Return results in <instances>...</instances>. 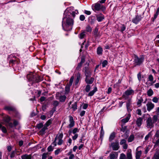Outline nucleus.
Returning <instances> with one entry per match:
<instances>
[{
  "label": "nucleus",
  "mask_w": 159,
  "mask_h": 159,
  "mask_svg": "<svg viewBox=\"0 0 159 159\" xmlns=\"http://www.w3.org/2000/svg\"><path fill=\"white\" fill-rule=\"evenodd\" d=\"M4 109L8 111H13L14 110V108L13 107L9 106L6 107Z\"/></svg>",
  "instance_id": "31"
},
{
  "label": "nucleus",
  "mask_w": 159,
  "mask_h": 159,
  "mask_svg": "<svg viewBox=\"0 0 159 159\" xmlns=\"http://www.w3.org/2000/svg\"><path fill=\"white\" fill-rule=\"evenodd\" d=\"M82 66V65L80 63H78L76 68V70H80Z\"/></svg>",
  "instance_id": "46"
},
{
  "label": "nucleus",
  "mask_w": 159,
  "mask_h": 159,
  "mask_svg": "<svg viewBox=\"0 0 159 159\" xmlns=\"http://www.w3.org/2000/svg\"><path fill=\"white\" fill-rule=\"evenodd\" d=\"M118 154L117 152H111L109 155L110 159H116L118 157Z\"/></svg>",
  "instance_id": "14"
},
{
  "label": "nucleus",
  "mask_w": 159,
  "mask_h": 159,
  "mask_svg": "<svg viewBox=\"0 0 159 159\" xmlns=\"http://www.w3.org/2000/svg\"><path fill=\"white\" fill-rule=\"evenodd\" d=\"M85 33L84 31H83V32H82L79 34V38L80 39H82L83 38H84V36H85Z\"/></svg>",
  "instance_id": "41"
},
{
  "label": "nucleus",
  "mask_w": 159,
  "mask_h": 159,
  "mask_svg": "<svg viewBox=\"0 0 159 159\" xmlns=\"http://www.w3.org/2000/svg\"><path fill=\"white\" fill-rule=\"evenodd\" d=\"M126 29V26H125V25L124 24H122V25L120 27V31L123 32Z\"/></svg>",
  "instance_id": "51"
},
{
  "label": "nucleus",
  "mask_w": 159,
  "mask_h": 159,
  "mask_svg": "<svg viewBox=\"0 0 159 159\" xmlns=\"http://www.w3.org/2000/svg\"><path fill=\"white\" fill-rule=\"evenodd\" d=\"M144 61V58L141 57H139L137 56H135L134 57V63L135 64V65H140Z\"/></svg>",
  "instance_id": "5"
},
{
  "label": "nucleus",
  "mask_w": 159,
  "mask_h": 159,
  "mask_svg": "<svg viewBox=\"0 0 159 159\" xmlns=\"http://www.w3.org/2000/svg\"><path fill=\"white\" fill-rule=\"evenodd\" d=\"M108 62L106 60H105L103 61L102 62V66L103 67H104L106 66L107 65Z\"/></svg>",
  "instance_id": "50"
},
{
  "label": "nucleus",
  "mask_w": 159,
  "mask_h": 159,
  "mask_svg": "<svg viewBox=\"0 0 159 159\" xmlns=\"http://www.w3.org/2000/svg\"><path fill=\"white\" fill-rule=\"evenodd\" d=\"M72 108L73 110L74 111L76 110L77 109V103L76 102L74 103L72 105Z\"/></svg>",
  "instance_id": "34"
},
{
  "label": "nucleus",
  "mask_w": 159,
  "mask_h": 159,
  "mask_svg": "<svg viewBox=\"0 0 159 159\" xmlns=\"http://www.w3.org/2000/svg\"><path fill=\"white\" fill-rule=\"evenodd\" d=\"M134 93V91L131 88H129L126 90L124 93L122 95V97L125 99H129V96L133 95Z\"/></svg>",
  "instance_id": "4"
},
{
  "label": "nucleus",
  "mask_w": 159,
  "mask_h": 159,
  "mask_svg": "<svg viewBox=\"0 0 159 159\" xmlns=\"http://www.w3.org/2000/svg\"><path fill=\"white\" fill-rule=\"evenodd\" d=\"M71 85H69L68 84H67L65 87V91L66 93H68L70 91V88Z\"/></svg>",
  "instance_id": "28"
},
{
  "label": "nucleus",
  "mask_w": 159,
  "mask_h": 159,
  "mask_svg": "<svg viewBox=\"0 0 159 159\" xmlns=\"http://www.w3.org/2000/svg\"><path fill=\"white\" fill-rule=\"evenodd\" d=\"M104 134V132L103 130V127H102L101 128V131H100V137H102L103 136Z\"/></svg>",
  "instance_id": "54"
},
{
  "label": "nucleus",
  "mask_w": 159,
  "mask_h": 159,
  "mask_svg": "<svg viewBox=\"0 0 159 159\" xmlns=\"http://www.w3.org/2000/svg\"><path fill=\"white\" fill-rule=\"evenodd\" d=\"M48 129L45 126L42 128V129L40 131L39 133L41 134H44L45 133V131Z\"/></svg>",
  "instance_id": "27"
},
{
  "label": "nucleus",
  "mask_w": 159,
  "mask_h": 159,
  "mask_svg": "<svg viewBox=\"0 0 159 159\" xmlns=\"http://www.w3.org/2000/svg\"><path fill=\"white\" fill-rule=\"evenodd\" d=\"M154 137L157 138L159 137V130L157 131L154 135Z\"/></svg>",
  "instance_id": "63"
},
{
  "label": "nucleus",
  "mask_w": 159,
  "mask_h": 159,
  "mask_svg": "<svg viewBox=\"0 0 159 159\" xmlns=\"http://www.w3.org/2000/svg\"><path fill=\"white\" fill-rule=\"evenodd\" d=\"M2 132L4 133H6L7 132V130L6 128L4 126H2Z\"/></svg>",
  "instance_id": "62"
},
{
  "label": "nucleus",
  "mask_w": 159,
  "mask_h": 159,
  "mask_svg": "<svg viewBox=\"0 0 159 159\" xmlns=\"http://www.w3.org/2000/svg\"><path fill=\"white\" fill-rule=\"evenodd\" d=\"M159 14V7L157 8L156 13L154 14V16L153 20L156 19L158 15Z\"/></svg>",
  "instance_id": "38"
},
{
  "label": "nucleus",
  "mask_w": 159,
  "mask_h": 159,
  "mask_svg": "<svg viewBox=\"0 0 159 159\" xmlns=\"http://www.w3.org/2000/svg\"><path fill=\"white\" fill-rule=\"evenodd\" d=\"M122 146L123 148V149L126 150L127 149L128 147V145L127 143H125L123 144V145H121Z\"/></svg>",
  "instance_id": "60"
},
{
  "label": "nucleus",
  "mask_w": 159,
  "mask_h": 159,
  "mask_svg": "<svg viewBox=\"0 0 159 159\" xmlns=\"http://www.w3.org/2000/svg\"><path fill=\"white\" fill-rule=\"evenodd\" d=\"M153 94V91L151 89H150L147 91V95L149 96H151Z\"/></svg>",
  "instance_id": "39"
},
{
  "label": "nucleus",
  "mask_w": 159,
  "mask_h": 159,
  "mask_svg": "<svg viewBox=\"0 0 159 159\" xmlns=\"http://www.w3.org/2000/svg\"><path fill=\"white\" fill-rule=\"evenodd\" d=\"M52 121L51 120H49L45 124L44 126L47 128V127L51 125L52 123Z\"/></svg>",
  "instance_id": "33"
},
{
  "label": "nucleus",
  "mask_w": 159,
  "mask_h": 159,
  "mask_svg": "<svg viewBox=\"0 0 159 159\" xmlns=\"http://www.w3.org/2000/svg\"><path fill=\"white\" fill-rule=\"evenodd\" d=\"M158 98L156 97H154L152 99V101L155 103H157L158 102Z\"/></svg>",
  "instance_id": "56"
},
{
  "label": "nucleus",
  "mask_w": 159,
  "mask_h": 159,
  "mask_svg": "<svg viewBox=\"0 0 159 159\" xmlns=\"http://www.w3.org/2000/svg\"><path fill=\"white\" fill-rule=\"evenodd\" d=\"M142 18V17L141 15H137L132 20V21L134 23L137 24L141 20Z\"/></svg>",
  "instance_id": "11"
},
{
  "label": "nucleus",
  "mask_w": 159,
  "mask_h": 159,
  "mask_svg": "<svg viewBox=\"0 0 159 159\" xmlns=\"http://www.w3.org/2000/svg\"><path fill=\"white\" fill-rule=\"evenodd\" d=\"M153 159H159V152H156L154 154L153 157Z\"/></svg>",
  "instance_id": "37"
},
{
  "label": "nucleus",
  "mask_w": 159,
  "mask_h": 159,
  "mask_svg": "<svg viewBox=\"0 0 159 159\" xmlns=\"http://www.w3.org/2000/svg\"><path fill=\"white\" fill-rule=\"evenodd\" d=\"M103 50L102 48L100 46L98 47L97 49V53L98 55L102 54Z\"/></svg>",
  "instance_id": "24"
},
{
  "label": "nucleus",
  "mask_w": 159,
  "mask_h": 159,
  "mask_svg": "<svg viewBox=\"0 0 159 159\" xmlns=\"http://www.w3.org/2000/svg\"><path fill=\"white\" fill-rule=\"evenodd\" d=\"M22 159H31V157L30 155L25 154L21 156Z\"/></svg>",
  "instance_id": "23"
},
{
  "label": "nucleus",
  "mask_w": 159,
  "mask_h": 159,
  "mask_svg": "<svg viewBox=\"0 0 159 159\" xmlns=\"http://www.w3.org/2000/svg\"><path fill=\"white\" fill-rule=\"evenodd\" d=\"M35 79V82L38 83L42 80L40 79V77L37 75H36Z\"/></svg>",
  "instance_id": "43"
},
{
  "label": "nucleus",
  "mask_w": 159,
  "mask_h": 159,
  "mask_svg": "<svg viewBox=\"0 0 159 159\" xmlns=\"http://www.w3.org/2000/svg\"><path fill=\"white\" fill-rule=\"evenodd\" d=\"M47 154L46 153H43L42 156V159H46L47 157Z\"/></svg>",
  "instance_id": "64"
},
{
  "label": "nucleus",
  "mask_w": 159,
  "mask_h": 159,
  "mask_svg": "<svg viewBox=\"0 0 159 159\" xmlns=\"http://www.w3.org/2000/svg\"><path fill=\"white\" fill-rule=\"evenodd\" d=\"M85 19V17L84 15H82L80 16V19L81 21H84Z\"/></svg>",
  "instance_id": "59"
},
{
  "label": "nucleus",
  "mask_w": 159,
  "mask_h": 159,
  "mask_svg": "<svg viewBox=\"0 0 159 159\" xmlns=\"http://www.w3.org/2000/svg\"><path fill=\"white\" fill-rule=\"evenodd\" d=\"M37 75H28L27 78L29 81H32L33 83H35V78Z\"/></svg>",
  "instance_id": "17"
},
{
  "label": "nucleus",
  "mask_w": 159,
  "mask_h": 159,
  "mask_svg": "<svg viewBox=\"0 0 159 159\" xmlns=\"http://www.w3.org/2000/svg\"><path fill=\"white\" fill-rule=\"evenodd\" d=\"M109 147L112 148L113 151H117L120 148L119 143L118 141L112 143L111 144H109Z\"/></svg>",
  "instance_id": "6"
},
{
  "label": "nucleus",
  "mask_w": 159,
  "mask_h": 159,
  "mask_svg": "<svg viewBox=\"0 0 159 159\" xmlns=\"http://www.w3.org/2000/svg\"><path fill=\"white\" fill-rule=\"evenodd\" d=\"M151 132H149L148 134L145 137V140H148L149 138L151 136Z\"/></svg>",
  "instance_id": "45"
},
{
  "label": "nucleus",
  "mask_w": 159,
  "mask_h": 159,
  "mask_svg": "<svg viewBox=\"0 0 159 159\" xmlns=\"http://www.w3.org/2000/svg\"><path fill=\"white\" fill-rule=\"evenodd\" d=\"M43 124L42 123H40L37 124L36 125V128L39 129H41L43 127Z\"/></svg>",
  "instance_id": "40"
},
{
  "label": "nucleus",
  "mask_w": 159,
  "mask_h": 159,
  "mask_svg": "<svg viewBox=\"0 0 159 159\" xmlns=\"http://www.w3.org/2000/svg\"><path fill=\"white\" fill-rule=\"evenodd\" d=\"M83 71L85 73L86 77L91 76L92 71L88 66L84 67L83 69Z\"/></svg>",
  "instance_id": "8"
},
{
  "label": "nucleus",
  "mask_w": 159,
  "mask_h": 159,
  "mask_svg": "<svg viewBox=\"0 0 159 159\" xmlns=\"http://www.w3.org/2000/svg\"><path fill=\"white\" fill-rule=\"evenodd\" d=\"M79 13L78 11L76 10L75 11H72L69 8H67L64 12V16L63 18L62 25L63 29L65 31L71 30L74 23V21L70 17H75V14Z\"/></svg>",
  "instance_id": "1"
},
{
  "label": "nucleus",
  "mask_w": 159,
  "mask_h": 159,
  "mask_svg": "<svg viewBox=\"0 0 159 159\" xmlns=\"http://www.w3.org/2000/svg\"><path fill=\"white\" fill-rule=\"evenodd\" d=\"M56 107H53L52 110L50 111V114L51 115V116H52L53 115L54 112L56 111Z\"/></svg>",
  "instance_id": "47"
},
{
  "label": "nucleus",
  "mask_w": 159,
  "mask_h": 159,
  "mask_svg": "<svg viewBox=\"0 0 159 159\" xmlns=\"http://www.w3.org/2000/svg\"><path fill=\"white\" fill-rule=\"evenodd\" d=\"M18 152L17 151L16 149H15V150L11 152V153L10 155V157L11 158H13L15 157L16 154L17 152Z\"/></svg>",
  "instance_id": "25"
},
{
  "label": "nucleus",
  "mask_w": 159,
  "mask_h": 159,
  "mask_svg": "<svg viewBox=\"0 0 159 159\" xmlns=\"http://www.w3.org/2000/svg\"><path fill=\"white\" fill-rule=\"evenodd\" d=\"M69 121L70 124L68 125L69 128H71L73 127L75 125V121L74 120L73 117L72 116H69Z\"/></svg>",
  "instance_id": "13"
},
{
  "label": "nucleus",
  "mask_w": 159,
  "mask_h": 159,
  "mask_svg": "<svg viewBox=\"0 0 159 159\" xmlns=\"http://www.w3.org/2000/svg\"><path fill=\"white\" fill-rule=\"evenodd\" d=\"M141 146H139L135 150V158L136 159H140L141 156L142 152L141 150H139V149L141 148Z\"/></svg>",
  "instance_id": "10"
},
{
  "label": "nucleus",
  "mask_w": 159,
  "mask_h": 159,
  "mask_svg": "<svg viewBox=\"0 0 159 159\" xmlns=\"http://www.w3.org/2000/svg\"><path fill=\"white\" fill-rule=\"evenodd\" d=\"M147 110L150 111L154 107V104L151 102H148L146 104Z\"/></svg>",
  "instance_id": "15"
},
{
  "label": "nucleus",
  "mask_w": 159,
  "mask_h": 159,
  "mask_svg": "<svg viewBox=\"0 0 159 159\" xmlns=\"http://www.w3.org/2000/svg\"><path fill=\"white\" fill-rule=\"evenodd\" d=\"M97 20L98 22L102 21L104 19V16L102 14L98 15L96 16Z\"/></svg>",
  "instance_id": "18"
},
{
  "label": "nucleus",
  "mask_w": 159,
  "mask_h": 159,
  "mask_svg": "<svg viewBox=\"0 0 159 159\" xmlns=\"http://www.w3.org/2000/svg\"><path fill=\"white\" fill-rule=\"evenodd\" d=\"M148 79L149 81L151 82H152L153 80V77L152 75H150L148 76Z\"/></svg>",
  "instance_id": "53"
},
{
  "label": "nucleus",
  "mask_w": 159,
  "mask_h": 159,
  "mask_svg": "<svg viewBox=\"0 0 159 159\" xmlns=\"http://www.w3.org/2000/svg\"><path fill=\"white\" fill-rule=\"evenodd\" d=\"M91 89V87L90 85L88 84L86 86L85 90L87 92H88L90 91Z\"/></svg>",
  "instance_id": "44"
},
{
  "label": "nucleus",
  "mask_w": 159,
  "mask_h": 159,
  "mask_svg": "<svg viewBox=\"0 0 159 159\" xmlns=\"http://www.w3.org/2000/svg\"><path fill=\"white\" fill-rule=\"evenodd\" d=\"M91 76L86 77L85 81L88 84H91L93 82L94 78L93 77H90Z\"/></svg>",
  "instance_id": "12"
},
{
  "label": "nucleus",
  "mask_w": 159,
  "mask_h": 159,
  "mask_svg": "<svg viewBox=\"0 0 159 159\" xmlns=\"http://www.w3.org/2000/svg\"><path fill=\"white\" fill-rule=\"evenodd\" d=\"M158 120V116L157 115H154L152 117V120L153 123H155Z\"/></svg>",
  "instance_id": "42"
},
{
  "label": "nucleus",
  "mask_w": 159,
  "mask_h": 159,
  "mask_svg": "<svg viewBox=\"0 0 159 159\" xmlns=\"http://www.w3.org/2000/svg\"><path fill=\"white\" fill-rule=\"evenodd\" d=\"M11 120V118L10 117L7 116L4 119V121L5 122V123H8L10 122Z\"/></svg>",
  "instance_id": "29"
},
{
  "label": "nucleus",
  "mask_w": 159,
  "mask_h": 159,
  "mask_svg": "<svg viewBox=\"0 0 159 159\" xmlns=\"http://www.w3.org/2000/svg\"><path fill=\"white\" fill-rule=\"evenodd\" d=\"M143 121V118L142 117H139L137 119L136 124L138 127H140L141 126Z\"/></svg>",
  "instance_id": "16"
},
{
  "label": "nucleus",
  "mask_w": 159,
  "mask_h": 159,
  "mask_svg": "<svg viewBox=\"0 0 159 159\" xmlns=\"http://www.w3.org/2000/svg\"><path fill=\"white\" fill-rule=\"evenodd\" d=\"M92 7L93 10L95 12L98 11L100 9H101L102 11L105 10L106 9V7L104 6L101 5L98 2L93 5Z\"/></svg>",
  "instance_id": "3"
},
{
  "label": "nucleus",
  "mask_w": 159,
  "mask_h": 159,
  "mask_svg": "<svg viewBox=\"0 0 159 159\" xmlns=\"http://www.w3.org/2000/svg\"><path fill=\"white\" fill-rule=\"evenodd\" d=\"M74 79V77L73 76H72L70 80L69 81V84H68L69 85L71 86Z\"/></svg>",
  "instance_id": "52"
},
{
  "label": "nucleus",
  "mask_w": 159,
  "mask_h": 159,
  "mask_svg": "<svg viewBox=\"0 0 159 159\" xmlns=\"http://www.w3.org/2000/svg\"><path fill=\"white\" fill-rule=\"evenodd\" d=\"M5 125L7 127H9L10 128H13L14 126L12 123L10 122L8 123H5Z\"/></svg>",
  "instance_id": "36"
},
{
  "label": "nucleus",
  "mask_w": 159,
  "mask_h": 159,
  "mask_svg": "<svg viewBox=\"0 0 159 159\" xmlns=\"http://www.w3.org/2000/svg\"><path fill=\"white\" fill-rule=\"evenodd\" d=\"M61 152V149L59 148L56 150L55 151V154L57 155Z\"/></svg>",
  "instance_id": "55"
},
{
  "label": "nucleus",
  "mask_w": 159,
  "mask_h": 159,
  "mask_svg": "<svg viewBox=\"0 0 159 159\" xmlns=\"http://www.w3.org/2000/svg\"><path fill=\"white\" fill-rule=\"evenodd\" d=\"M120 141V145L127 143L126 140L125 139H122Z\"/></svg>",
  "instance_id": "49"
},
{
  "label": "nucleus",
  "mask_w": 159,
  "mask_h": 159,
  "mask_svg": "<svg viewBox=\"0 0 159 159\" xmlns=\"http://www.w3.org/2000/svg\"><path fill=\"white\" fill-rule=\"evenodd\" d=\"M116 136V134L115 132H113L111 133L109 138V140L110 142H111L112 140H113L115 138Z\"/></svg>",
  "instance_id": "21"
},
{
  "label": "nucleus",
  "mask_w": 159,
  "mask_h": 159,
  "mask_svg": "<svg viewBox=\"0 0 159 159\" xmlns=\"http://www.w3.org/2000/svg\"><path fill=\"white\" fill-rule=\"evenodd\" d=\"M147 127L148 128H151L154 126L153 122L151 117H148L146 120Z\"/></svg>",
  "instance_id": "7"
},
{
  "label": "nucleus",
  "mask_w": 159,
  "mask_h": 159,
  "mask_svg": "<svg viewBox=\"0 0 159 159\" xmlns=\"http://www.w3.org/2000/svg\"><path fill=\"white\" fill-rule=\"evenodd\" d=\"M143 101V100L141 97H139V98H138V101L137 102V105L141 104Z\"/></svg>",
  "instance_id": "32"
},
{
  "label": "nucleus",
  "mask_w": 159,
  "mask_h": 159,
  "mask_svg": "<svg viewBox=\"0 0 159 159\" xmlns=\"http://www.w3.org/2000/svg\"><path fill=\"white\" fill-rule=\"evenodd\" d=\"M129 117L127 116L125 117V118L122 119L121 121L122 123H125L128 122V121L129 120Z\"/></svg>",
  "instance_id": "35"
},
{
  "label": "nucleus",
  "mask_w": 159,
  "mask_h": 159,
  "mask_svg": "<svg viewBox=\"0 0 159 159\" xmlns=\"http://www.w3.org/2000/svg\"><path fill=\"white\" fill-rule=\"evenodd\" d=\"M63 137V134L62 133L60 134L59 135H57L56 137L57 138V139H62Z\"/></svg>",
  "instance_id": "48"
},
{
  "label": "nucleus",
  "mask_w": 159,
  "mask_h": 159,
  "mask_svg": "<svg viewBox=\"0 0 159 159\" xmlns=\"http://www.w3.org/2000/svg\"><path fill=\"white\" fill-rule=\"evenodd\" d=\"M119 159H132V151L130 149H128L127 152L126 156V155L122 153L120 154Z\"/></svg>",
  "instance_id": "2"
},
{
  "label": "nucleus",
  "mask_w": 159,
  "mask_h": 159,
  "mask_svg": "<svg viewBox=\"0 0 159 159\" xmlns=\"http://www.w3.org/2000/svg\"><path fill=\"white\" fill-rule=\"evenodd\" d=\"M80 79L81 74L79 72H78L77 74L76 79L75 80V85H76L78 84Z\"/></svg>",
  "instance_id": "19"
},
{
  "label": "nucleus",
  "mask_w": 159,
  "mask_h": 159,
  "mask_svg": "<svg viewBox=\"0 0 159 159\" xmlns=\"http://www.w3.org/2000/svg\"><path fill=\"white\" fill-rule=\"evenodd\" d=\"M94 35L95 38L100 37V36L99 34V33L98 32V29L97 28H96L95 29L94 31Z\"/></svg>",
  "instance_id": "22"
},
{
  "label": "nucleus",
  "mask_w": 159,
  "mask_h": 159,
  "mask_svg": "<svg viewBox=\"0 0 159 159\" xmlns=\"http://www.w3.org/2000/svg\"><path fill=\"white\" fill-rule=\"evenodd\" d=\"M86 30L88 32H91L92 30L90 26L88 25L86 28Z\"/></svg>",
  "instance_id": "61"
},
{
  "label": "nucleus",
  "mask_w": 159,
  "mask_h": 159,
  "mask_svg": "<svg viewBox=\"0 0 159 159\" xmlns=\"http://www.w3.org/2000/svg\"><path fill=\"white\" fill-rule=\"evenodd\" d=\"M66 98V97L65 95L61 96L59 97V100L61 102H64Z\"/></svg>",
  "instance_id": "30"
},
{
  "label": "nucleus",
  "mask_w": 159,
  "mask_h": 159,
  "mask_svg": "<svg viewBox=\"0 0 159 159\" xmlns=\"http://www.w3.org/2000/svg\"><path fill=\"white\" fill-rule=\"evenodd\" d=\"M132 103V101L131 98H129L127 99L126 102V107L127 111L129 112H130L131 111V108L132 107L131 104Z\"/></svg>",
  "instance_id": "9"
},
{
  "label": "nucleus",
  "mask_w": 159,
  "mask_h": 159,
  "mask_svg": "<svg viewBox=\"0 0 159 159\" xmlns=\"http://www.w3.org/2000/svg\"><path fill=\"white\" fill-rule=\"evenodd\" d=\"M58 102L57 101H54L53 103V105L54 106V107H56V108L58 105Z\"/></svg>",
  "instance_id": "57"
},
{
  "label": "nucleus",
  "mask_w": 159,
  "mask_h": 159,
  "mask_svg": "<svg viewBox=\"0 0 159 159\" xmlns=\"http://www.w3.org/2000/svg\"><path fill=\"white\" fill-rule=\"evenodd\" d=\"M97 88L96 87H95L94 89L91 91L88 94V96H93L94 93L97 91Z\"/></svg>",
  "instance_id": "20"
},
{
  "label": "nucleus",
  "mask_w": 159,
  "mask_h": 159,
  "mask_svg": "<svg viewBox=\"0 0 159 159\" xmlns=\"http://www.w3.org/2000/svg\"><path fill=\"white\" fill-rule=\"evenodd\" d=\"M134 137L133 134L130 135L128 139V142H132L134 139Z\"/></svg>",
  "instance_id": "26"
},
{
  "label": "nucleus",
  "mask_w": 159,
  "mask_h": 159,
  "mask_svg": "<svg viewBox=\"0 0 159 159\" xmlns=\"http://www.w3.org/2000/svg\"><path fill=\"white\" fill-rule=\"evenodd\" d=\"M79 130L77 128H75L72 131V133L74 134H75V133L77 132H79Z\"/></svg>",
  "instance_id": "58"
}]
</instances>
